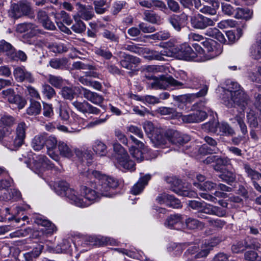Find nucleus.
Masks as SVG:
<instances>
[{
  "instance_id": "f257e3e1",
  "label": "nucleus",
  "mask_w": 261,
  "mask_h": 261,
  "mask_svg": "<svg viewBox=\"0 0 261 261\" xmlns=\"http://www.w3.org/2000/svg\"><path fill=\"white\" fill-rule=\"evenodd\" d=\"M90 179L94 180L95 189L86 186H82L79 194L69 184L64 181H60L55 186V191L58 195L65 197L71 204L79 207H86L97 201L101 196L111 197L112 191L118 185L117 180L113 177L102 174L97 171H88L85 173Z\"/></svg>"
},
{
  "instance_id": "f03ea898",
  "label": "nucleus",
  "mask_w": 261,
  "mask_h": 261,
  "mask_svg": "<svg viewBox=\"0 0 261 261\" xmlns=\"http://www.w3.org/2000/svg\"><path fill=\"white\" fill-rule=\"evenodd\" d=\"M223 103L228 107L234 105L243 111L249 105L250 98L243 89L236 82H231L228 89L225 91Z\"/></svg>"
},
{
  "instance_id": "7ed1b4c3",
  "label": "nucleus",
  "mask_w": 261,
  "mask_h": 261,
  "mask_svg": "<svg viewBox=\"0 0 261 261\" xmlns=\"http://www.w3.org/2000/svg\"><path fill=\"white\" fill-rule=\"evenodd\" d=\"M156 145L163 147L169 146L170 144L178 146H182L190 140V137L176 130H169L165 136L162 135L154 137Z\"/></svg>"
},
{
  "instance_id": "20e7f679",
  "label": "nucleus",
  "mask_w": 261,
  "mask_h": 261,
  "mask_svg": "<svg viewBox=\"0 0 261 261\" xmlns=\"http://www.w3.org/2000/svg\"><path fill=\"white\" fill-rule=\"evenodd\" d=\"M203 48L195 44V50L198 53L199 62H205L219 56L222 52L219 45H217L212 40H206L202 42Z\"/></svg>"
},
{
  "instance_id": "39448f33",
  "label": "nucleus",
  "mask_w": 261,
  "mask_h": 261,
  "mask_svg": "<svg viewBox=\"0 0 261 261\" xmlns=\"http://www.w3.org/2000/svg\"><path fill=\"white\" fill-rule=\"evenodd\" d=\"M116 166L121 170L133 171L135 170V163L130 159L125 149L118 143L113 145Z\"/></svg>"
},
{
  "instance_id": "423d86ee",
  "label": "nucleus",
  "mask_w": 261,
  "mask_h": 261,
  "mask_svg": "<svg viewBox=\"0 0 261 261\" xmlns=\"http://www.w3.org/2000/svg\"><path fill=\"white\" fill-rule=\"evenodd\" d=\"M206 101H200L196 103V106L199 110L195 111L193 113L188 115H184L178 113L176 116L180 118L185 123H198L203 121L207 117L206 112H209L210 108L207 107L205 104Z\"/></svg>"
},
{
  "instance_id": "0eeeda50",
  "label": "nucleus",
  "mask_w": 261,
  "mask_h": 261,
  "mask_svg": "<svg viewBox=\"0 0 261 261\" xmlns=\"http://www.w3.org/2000/svg\"><path fill=\"white\" fill-rule=\"evenodd\" d=\"M58 149L61 156L68 159L72 158L74 154L83 161L85 159L87 160H91L92 158V155L90 152L86 151L83 152L77 148L73 149L71 146L63 141H60L58 143Z\"/></svg>"
},
{
  "instance_id": "6e6552de",
  "label": "nucleus",
  "mask_w": 261,
  "mask_h": 261,
  "mask_svg": "<svg viewBox=\"0 0 261 261\" xmlns=\"http://www.w3.org/2000/svg\"><path fill=\"white\" fill-rule=\"evenodd\" d=\"M28 126L24 122H21L17 125L16 130V137L12 140L10 137H6L3 141V145L10 150L17 149L23 143L25 137V131Z\"/></svg>"
},
{
  "instance_id": "1a4fd4ad",
  "label": "nucleus",
  "mask_w": 261,
  "mask_h": 261,
  "mask_svg": "<svg viewBox=\"0 0 261 261\" xmlns=\"http://www.w3.org/2000/svg\"><path fill=\"white\" fill-rule=\"evenodd\" d=\"M29 168L35 173L40 175L46 170L52 169L53 165L44 154H34L30 159Z\"/></svg>"
},
{
  "instance_id": "9d476101",
  "label": "nucleus",
  "mask_w": 261,
  "mask_h": 261,
  "mask_svg": "<svg viewBox=\"0 0 261 261\" xmlns=\"http://www.w3.org/2000/svg\"><path fill=\"white\" fill-rule=\"evenodd\" d=\"M153 82L150 84L152 88L156 89H178L183 86V83L174 79L172 76L162 75L152 77Z\"/></svg>"
},
{
  "instance_id": "9b49d317",
  "label": "nucleus",
  "mask_w": 261,
  "mask_h": 261,
  "mask_svg": "<svg viewBox=\"0 0 261 261\" xmlns=\"http://www.w3.org/2000/svg\"><path fill=\"white\" fill-rule=\"evenodd\" d=\"M175 56L180 60L199 62L198 53L195 52L187 44H183L175 48Z\"/></svg>"
},
{
  "instance_id": "f8f14e48",
  "label": "nucleus",
  "mask_w": 261,
  "mask_h": 261,
  "mask_svg": "<svg viewBox=\"0 0 261 261\" xmlns=\"http://www.w3.org/2000/svg\"><path fill=\"white\" fill-rule=\"evenodd\" d=\"M218 20V17L211 19L199 13L190 17L191 27L198 30H204L208 27L214 26Z\"/></svg>"
},
{
  "instance_id": "ddd939ff",
  "label": "nucleus",
  "mask_w": 261,
  "mask_h": 261,
  "mask_svg": "<svg viewBox=\"0 0 261 261\" xmlns=\"http://www.w3.org/2000/svg\"><path fill=\"white\" fill-rule=\"evenodd\" d=\"M3 97L10 103L15 104L19 109L24 107L26 100L20 95L15 94L14 90L11 88L3 90L2 92Z\"/></svg>"
},
{
  "instance_id": "4468645a",
  "label": "nucleus",
  "mask_w": 261,
  "mask_h": 261,
  "mask_svg": "<svg viewBox=\"0 0 261 261\" xmlns=\"http://www.w3.org/2000/svg\"><path fill=\"white\" fill-rule=\"evenodd\" d=\"M71 103L77 111L84 114L97 115L100 112L99 109L94 107L86 100L80 101L76 100L72 102Z\"/></svg>"
},
{
  "instance_id": "2eb2a0df",
  "label": "nucleus",
  "mask_w": 261,
  "mask_h": 261,
  "mask_svg": "<svg viewBox=\"0 0 261 261\" xmlns=\"http://www.w3.org/2000/svg\"><path fill=\"white\" fill-rule=\"evenodd\" d=\"M72 118L73 122L71 123V130L62 125L58 126L57 128L59 130L65 133H74L79 132L82 128H84L85 124L84 119L75 113L72 114Z\"/></svg>"
},
{
  "instance_id": "dca6fc26",
  "label": "nucleus",
  "mask_w": 261,
  "mask_h": 261,
  "mask_svg": "<svg viewBox=\"0 0 261 261\" xmlns=\"http://www.w3.org/2000/svg\"><path fill=\"white\" fill-rule=\"evenodd\" d=\"M34 222L38 225L44 227L41 230L43 234H51L57 230L56 226L42 216L37 215L34 217Z\"/></svg>"
},
{
  "instance_id": "f3484780",
  "label": "nucleus",
  "mask_w": 261,
  "mask_h": 261,
  "mask_svg": "<svg viewBox=\"0 0 261 261\" xmlns=\"http://www.w3.org/2000/svg\"><path fill=\"white\" fill-rule=\"evenodd\" d=\"M188 19V16L185 13L180 14H173L169 17L168 21L173 28L177 32H180Z\"/></svg>"
},
{
  "instance_id": "a211bd4d",
  "label": "nucleus",
  "mask_w": 261,
  "mask_h": 261,
  "mask_svg": "<svg viewBox=\"0 0 261 261\" xmlns=\"http://www.w3.org/2000/svg\"><path fill=\"white\" fill-rule=\"evenodd\" d=\"M130 139L141 150L134 146H132L129 149V152L132 156L135 159L137 162H140L142 161L144 159L142 151H144V144L143 142L138 140L132 135L130 136Z\"/></svg>"
},
{
  "instance_id": "6ab92c4d",
  "label": "nucleus",
  "mask_w": 261,
  "mask_h": 261,
  "mask_svg": "<svg viewBox=\"0 0 261 261\" xmlns=\"http://www.w3.org/2000/svg\"><path fill=\"white\" fill-rule=\"evenodd\" d=\"M80 93L85 98L94 105L100 106L103 101L104 98L102 95L85 88L81 87Z\"/></svg>"
},
{
  "instance_id": "aec40b11",
  "label": "nucleus",
  "mask_w": 261,
  "mask_h": 261,
  "mask_svg": "<svg viewBox=\"0 0 261 261\" xmlns=\"http://www.w3.org/2000/svg\"><path fill=\"white\" fill-rule=\"evenodd\" d=\"M243 168L247 177L252 180L254 188L261 193V186L256 182V180L258 179V177L260 176V173L252 169L248 163L243 164Z\"/></svg>"
},
{
  "instance_id": "412c9836",
  "label": "nucleus",
  "mask_w": 261,
  "mask_h": 261,
  "mask_svg": "<svg viewBox=\"0 0 261 261\" xmlns=\"http://www.w3.org/2000/svg\"><path fill=\"white\" fill-rule=\"evenodd\" d=\"M164 225L170 229H180L183 226L182 218L179 214L171 215L166 219Z\"/></svg>"
},
{
  "instance_id": "4be33fe9",
  "label": "nucleus",
  "mask_w": 261,
  "mask_h": 261,
  "mask_svg": "<svg viewBox=\"0 0 261 261\" xmlns=\"http://www.w3.org/2000/svg\"><path fill=\"white\" fill-rule=\"evenodd\" d=\"M13 75L16 81L23 82L26 81L29 83H32L34 79L30 72L28 71L24 67H17L13 71Z\"/></svg>"
},
{
  "instance_id": "5701e85b",
  "label": "nucleus",
  "mask_w": 261,
  "mask_h": 261,
  "mask_svg": "<svg viewBox=\"0 0 261 261\" xmlns=\"http://www.w3.org/2000/svg\"><path fill=\"white\" fill-rule=\"evenodd\" d=\"M16 31L22 33L27 32L30 37L35 36L39 33L38 27L31 23H22L17 25Z\"/></svg>"
},
{
  "instance_id": "b1692460",
  "label": "nucleus",
  "mask_w": 261,
  "mask_h": 261,
  "mask_svg": "<svg viewBox=\"0 0 261 261\" xmlns=\"http://www.w3.org/2000/svg\"><path fill=\"white\" fill-rule=\"evenodd\" d=\"M79 9L78 10L77 15L80 18H82L86 20H89L94 16L93 8L90 6H84L82 4H79Z\"/></svg>"
},
{
  "instance_id": "393cba45",
  "label": "nucleus",
  "mask_w": 261,
  "mask_h": 261,
  "mask_svg": "<svg viewBox=\"0 0 261 261\" xmlns=\"http://www.w3.org/2000/svg\"><path fill=\"white\" fill-rule=\"evenodd\" d=\"M150 179V175H145L140 178L138 182L133 187L131 192L134 195L139 194L143 190L144 187L147 185Z\"/></svg>"
},
{
  "instance_id": "a878e982",
  "label": "nucleus",
  "mask_w": 261,
  "mask_h": 261,
  "mask_svg": "<svg viewBox=\"0 0 261 261\" xmlns=\"http://www.w3.org/2000/svg\"><path fill=\"white\" fill-rule=\"evenodd\" d=\"M200 210L206 214L214 215L219 217L223 216L225 214V212L221 210L220 208L205 203V202L203 203L202 206Z\"/></svg>"
},
{
  "instance_id": "bb28decb",
  "label": "nucleus",
  "mask_w": 261,
  "mask_h": 261,
  "mask_svg": "<svg viewBox=\"0 0 261 261\" xmlns=\"http://www.w3.org/2000/svg\"><path fill=\"white\" fill-rule=\"evenodd\" d=\"M43 246L40 244H37L34 247L31 251L26 252L23 254V257L25 261H33V260L38 257L42 249Z\"/></svg>"
},
{
  "instance_id": "cd10ccee",
  "label": "nucleus",
  "mask_w": 261,
  "mask_h": 261,
  "mask_svg": "<svg viewBox=\"0 0 261 261\" xmlns=\"http://www.w3.org/2000/svg\"><path fill=\"white\" fill-rule=\"evenodd\" d=\"M204 34L206 36L215 38L221 43H225L226 39L224 35L216 28H210L206 30Z\"/></svg>"
},
{
  "instance_id": "c85d7f7f",
  "label": "nucleus",
  "mask_w": 261,
  "mask_h": 261,
  "mask_svg": "<svg viewBox=\"0 0 261 261\" xmlns=\"http://www.w3.org/2000/svg\"><path fill=\"white\" fill-rule=\"evenodd\" d=\"M234 12V17L237 19L249 20L253 15V11L248 8H237Z\"/></svg>"
},
{
  "instance_id": "c756f323",
  "label": "nucleus",
  "mask_w": 261,
  "mask_h": 261,
  "mask_svg": "<svg viewBox=\"0 0 261 261\" xmlns=\"http://www.w3.org/2000/svg\"><path fill=\"white\" fill-rule=\"evenodd\" d=\"M139 5L147 8L158 7L163 8L165 7V4L159 0H138Z\"/></svg>"
},
{
  "instance_id": "7c9ffc66",
  "label": "nucleus",
  "mask_w": 261,
  "mask_h": 261,
  "mask_svg": "<svg viewBox=\"0 0 261 261\" xmlns=\"http://www.w3.org/2000/svg\"><path fill=\"white\" fill-rule=\"evenodd\" d=\"M208 91V87L206 85L203 86L201 89L196 93L187 94L184 95V98L188 102H191L196 98L205 96Z\"/></svg>"
},
{
  "instance_id": "2f4dec72",
  "label": "nucleus",
  "mask_w": 261,
  "mask_h": 261,
  "mask_svg": "<svg viewBox=\"0 0 261 261\" xmlns=\"http://www.w3.org/2000/svg\"><path fill=\"white\" fill-rule=\"evenodd\" d=\"M45 144V136L38 135L32 139L31 145L32 148L36 151L42 149Z\"/></svg>"
},
{
  "instance_id": "473e14b6",
  "label": "nucleus",
  "mask_w": 261,
  "mask_h": 261,
  "mask_svg": "<svg viewBox=\"0 0 261 261\" xmlns=\"http://www.w3.org/2000/svg\"><path fill=\"white\" fill-rule=\"evenodd\" d=\"M93 150L100 156L106 155L107 153V146L101 141L96 140L92 145Z\"/></svg>"
},
{
  "instance_id": "72a5a7b5",
  "label": "nucleus",
  "mask_w": 261,
  "mask_h": 261,
  "mask_svg": "<svg viewBox=\"0 0 261 261\" xmlns=\"http://www.w3.org/2000/svg\"><path fill=\"white\" fill-rule=\"evenodd\" d=\"M221 173L219 175V177L223 181L230 185L236 179V175L232 171L227 170H223L220 171Z\"/></svg>"
},
{
  "instance_id": "f704fd0d",
  "label": "nucleus",
  "mask_w": 261,
  "mask_h": 261,
  "mask_svg": "<svg viewBox=\"0 0 261 261\" xmlns=\"http://www.w3.org/2000/svg\"><path fill=\"white\" fill-rule=\"evenodd\" d=\"M245 114L241 112L236 115L232 119L233 123L236 122L239 125L241 132L243 135H246L248 133L247 126L244 122Z\"/></svg>"
},
{
  "instance_id": "c9c22d12",
  "label": "nucleus",
  "mask_w": 261,
  "mask_h": 261,
  "mask_svg": "<svg viewBox=\"0 0 261 261\" xmlns=\"http://www.w3.org/2000/svg\"><path fill=\"white\" fill-rule=\"evenodd\" d=\"M68 60L66 58H54L49 61V65L54 69H63L67 65Z\"/></svg>"
},
{
  "instance_id": "e433bc0d",
  "label": "nucleus",
  "mask_w": 261,
  "mask_h": 261,
  "mask_svg": "<svg viewBox=\"0 0 261 261\" xmlns=\"http://www.w3.org/2000/svg\"><path fill=\"white\" fill-rule=\"evenodd\" d=\"M41 111V106L40 102L31 100L30 107L27 110V113L29 115L35 116L39 114Z\"/></svg>"
},
{
  "instance_id": "4c0bfd02",
  "label": "nucleus",
  "mask_w": 261,
  "mask_h": 261,
  "mask_svg": "<svg viewBox=\"0 0 261 261\" xmlns=\"http://www.w3.org/2000/svg\"><path fill=\"white\" fill-rule=\"evenodd\" d=\"M73 18L75 21L74 24L71 27V29L75 33H82L86 30V25L81 20L77 15H74Z\"/></svg>"
},
{
  "instance_id": "58836bf2",
  "label": "nucleus",
  "mask_w": 261,
  "mask_h": 261,
  "mask_svg": "<svg viewBox=\"0 0 261 261\" xmlns=\"http://www.w3.org/2000/svg\"><path fill=\"white\" fill-rule=\"evenodd\" d=\"M56 19V22L59 21L60 19H62L64 23L68 25H70L72 23V20L70 15L65 11H61L59 13H53Z\"/></svg>"
},
{
  "instance_id": "ea45409f",
  "label": "nucleus",
  "mask_w": 261,
  "mask_h": 261,
  "mask_svg": "<svg viewBox=\"0 0 261 261\" xmlns=\"http://www.w3.org/2000/svg\"><path fill=\"white\" fill-rule=\"evenodd\" d=\"M0 50L6 53V55L12 59H14L13 54L14 53V48L11 44L5 40L0 41Z\"/></svg>"
},
{
  "instance_id": "a19ab883",
  "label": "nucleus",
  "mask_w": 261,
  "mask_h": 261,
  "mask_svg": "<svg viewBox=\"0 0 261 261\" xmlns=\"http://www.w3.org/2000/svg\"><path fill=\"white\" fill-rule=\"evenodd\" d=\"M234 134L233 129L229 126V125L225 122L219 123L217 135H231Z\"/></svg>"
},
{
  "instance_id": "79ce46f5",
  "label": "nucleus",
  "mask_w": 261,
  "mask_h": 261,
  "mask_svg": "<svg viewBox=\"0 0 261 261\" xmlns=\"http://www.w3.org/2000/svg\"><path fill=\"white\" fill-rule=\"evenodd\" d=\"M217 243V242L216 243H210L209 242L207 243L205 242L204 244V246L202 247L201 251L195 255V258H200L206 256L212 249V247L215 246Z\"/></svg>"
},
{
  "instance_id": "37998d69",
  "label": "nucleus",
  "mask_w": 261,
  "mask_h": 261,
  "mask_svg": "<svg viewBox=\"0 0 261 261\" xmlns=\"http://www.w3.org/2000/svg\"><path fill=\"white\" fill-rule=\"evenodd\" d=\"M230 163V160L227 158L216 157L215 164L213 165L214 169L216 171H221L223 170V166H227Z\"/></svg>"
},
{
  "instance_id": "c03bdc74",
  "label": "nucleus",
  "mask_w": 261,
  "mask_h": 261,
  "mask_svg": "<svg viewBox=\"0 0 261 261\" xmlns=\"http://www.w3.org/2000/svg\"><path fill=\"white\" fill-rule=\"evenodd\" d=\"M71 243L68 240H63L58 244L56 250L57 253H69L71 251Z\"/></svg>"
},
{
  "instance_id": "a18cd8bd",
  "label": "nucleus",
  "mask_w": 261,
  "mask_h": 261,
  "mask_svg": "<svg viewBox=\"0 0 261 261\" xmlns=\"http://www.w3.org/2000/svg\"><path fill=\"white\" fill-rule=\"evenodd\" d=\"M118 56L120 58V63L122 67L127 69H132L133 67L130 65L129 55H127L122 51H120L118 54Z\"/></svg>"
},
{
  "instance_id": "49530a36",
  "label": "nucleus",
  "mask_w": 261,
  "mask_h": 261,
  "mask_svg": "<svg viewBox=\"0 0 261 261\" xmlns=\"http://www.w3.org/2000/svg\"><path fill=\"white\" fill-rule=\"evenodd\" d=\"M144 57L149 60H156L161 61V56H160L159 51L155 50H150L145 48V51L143 54Z\"/></svg>"
},
{
  "instance_id": "de8ad7c7",
  "label": "nucleus",
  "mask_w": 261,
  "mask_h": 261,
  "mask_svg": "<svg viewBox=\"0 0 261 261\" xmlns=\"http://www.w3.org/2000/svg\"><path fill=\"white\" fill-rule=\"evenodd\" d=\"M94 53L106 60H109L113 57L112 53L105 47H96L94 49Z\"/></svg>"
},
{
  "instance_id": "09e8293b",
  "label": "nucleus",
  "mask_w": 261,
  "mask_h": 261,
  "mask_svg": "<svg viewBox=\"0 0 261 261\" xmlns=\"http://www.w3.org/2000/svg\"><path fill=\"white\" fill-rule=\"evenodd\" d=\"M144 16V20L151 23H157L160 21V17L152 11L145 10Z\"/></svg>"
},
{
  "instance_id": "8fccbe9b",
  "label": "nucleus",
  "mask_w": 261,
  "mask_h": 261,
  "mask_svg": "<svg viewBox=\"0 0 261 261\" xmlns=\"http://www.w3.org/2000/svg\"><path fill=\"white\" fill-rule=\"evenodd\" d=\"M48 48L55 53H62L68 51V48L62 43H53L49 44Z\"/></svg>"
},
{
  "instance_id": "3c124183",
  "label": "nucleus",
  "mask_w": 261,
  "mask_h": 261,
  "mask_svg": "<svg viewBox=\"0 0 261 261\" xmlns=\"http://www.w3.org/2000/svg\"><path fill=\"white\" fill-rule=\"evenodd\" d=\"M186 224L188 228L191 229L196 228H202L204 225L202 223L199 222L198 220L189 218L186 221Z\"/></svg>"
},
{
  "instance_id": "603ef678",
  "label": "nucleus",
  "mask_w": 261,
  "mask_h": 261,
  "mask_svg": "<svg viewBox=\"0 0 261 261\" xmlns=\"http://www.w3.org/2000/svg\"><path fill=\"white\" fill-rule=\"evenodd\" d=\"M9 15L14 18H18L22 16L19 4H13L9 11Z\"/></svg>"
},
{
  "instance_id": "864d4df0",
  "label": "nucleus",
  "mask_w": 261,
  "mask_h": 261,
  "mask_svg": "<svg viewBox=\"0 0 261 261\" xmlns=\"http://www.w3.org/2000/svg\"><path fill=\"white\" fill-rule=\"evenodd\" d=\"M219 123L216 121H210L203 124V129L217 134Z\"/></svg>"
},
{
  "instance_id": "5fc2aeb1",
  "label": "nucleus",
  "mask_w": 261,
  "mask_h": 261,
  "mask_svg": "<svg viewBox=\"0 0 261 261\" xmlns=\"http://www.w3.org/2000/svg\"><path fill=\"white\" fill-rule=\"evenodd\" d=\"M194 185L198 188L201 190L203 191H211L217 188V185L216 184L212 181H207L203 183L202 185L200 184L194 183Z\"/></svg>"
},
{
  "instance_id": "6e6d98bb",
  "label": "nucleus",
  "mask_w": 261,
  "mask_h": 261,
  "mask_svg": "<svg viewBox=\"0 0 261 261\" xmlns=\"http://www.w3.org/2000/svg\"><path fill=\"white\" fill-rule=\"evenodd\" d=\"M47 81L56 88H60L62 86L63 80L60 76L49 74L47 77Z\"/></svg>"
},
{
  "instance_id": "4d7b16f0",
  "label": "nucleus",
  "mask_w": 261,
  "mask_h": 261,
  "mask_svg": "<svg viewBox=\"0 0 261 261\" xmlns=\"http://www.w3.org/2000/svg\"><path fill=\"white\" fill-rule=\"evenodd\" d=\"M106 4L105 0H97L94 2V9L97 14H101L104 13L106 9L103 7Z\"/></svg>"
},
{
  "instance_id": "13d9d810",
  "label": "nucleus",
  "mask_w": 261,
  "mask_h": 261,
  "mask_svg": "<svg viewBox=\"0 0 261 261\" xmlns=\"http://www.w3.org/2000/svg\"><path fill=\"white\" fill-rule=\"evenodd\" d=\"M123 49L134 53L139 55L143 54L144 52L145 51V48L139 47L134 44L125 45L123 47Z\"/></svg>"
},
{
  "instance_id": "bf43d9fd",
  "label": "nucleus",
  "mask_w": 261,
  "mask_h": 261,
  "mask_svg": "<svg viewBox=\"0 0 261 261\" xmlns=\"http://www.w3.org/2000/svg\"><path fill=\"white\" fill-rule=\"evenodd\" d=\"M172 195L166 193H163L158 195L155 200L157 203L160 204L168 205Z\"/></svg>"
},
{
  "instance_id": "052dcab7",
  "label": "nucleus",
  "mask_w": 261,
  "mask_h": 261,
  "mask_svg": "<svg viewBox=\"0 0 261 261\" xmlns=\"http://www.w3.org/2000/svg\"><path fill=\"white\" fill-rule=\"evenodd\" d=\"M62 96L67 99L72 100L75 95L74 90L72 88L68 87H64L62 88L61 91Z\"/></svg>"
},
{
  "instance_id": "680f3d73",
  "label": "nucleus",
  "mask_w": 261,
  "mask_h": 261,
  "mask_svg": "<svg viewBox=\"0 0 261 261\" xmlns=\"http://www.w3.org/2000/svg\"><path fill=\"white\" fill-rule=\"evenodd\" d=\"M237 24V22L232 19H226L221 21L218 24V27L221 29L228 28H234Z\"/></svg>"
},
{
  "instance_id": "e2e57ef3",
  "label": "nucleus",
  "mask_w": 261,
  "mask_h": 261,
  "mask_svg": "<svg viewBox=\"0 0 261 261\" xmlns=\"http://www.w3.org/2000/svg\"><path fill=\"white\" fill-rule=\"evenodd\" d=\"M57 144V140L56 138L53 136H49L47 137L45 136V144L47 151L52 150L55 149Z\"/></svg>"
},
{
  "instance_id": "0e129e2a",
  "label": "nucleus",
  "mask_w": 261,
  "mask_h": 261,
  "mask_svg": "<svg viewBox=\"0 0 261 261\" xmlns=\"http://www.w3.org/2000/svg\"><path fill=\"white\" fill-rule=\"evenodd\" d=\"M175 48L172 49L167 47H164L161 50L159 51L160 56H161V60H164V57H174L175 56Z\"/></svg>"
},
{
  "instance_id": "69168bd1",
  "label": "nucleus",
  "mask_w": 261,
  "mask_h": 261,
  "mask_svg": "<svg viewBox=\"0 0 261 261\" xmlns=\"http://www.w3.org/2000/svg\"><path fill=\"white\" fill-rule=\"evenodd\" d=\"M221 10L222 13L226 15H232L235 11V9L229 4L226 3H221Z\"/></svg>"
},
{
  "instance_id": "338daca9",
  "label": "nucleus",
  "mask_w": 261,
  "mask_h": 261,
  "mask_svg": "<svg viewBox=\"0 0 261 261\" xmlns=\"http://www.w3.org/2000/svg\"><path fill=\"white\" fill-rule=\"evenodd\" d=\"M183 245L181 244H177L176 243H171L168 247L169 251H173L175 255L180 254L183 251Z\"/></svg>"
},
{
  "instance_id": "774afa93",
  "label": "nucleus",
  "mask_w": 261,
  "mask_h": 261,
  "mask_svg": "<svg viewBox=\"0 0 261 261\" xmlns=\"http://www.w3.org/2000/svg\"><path fill=\"white\" fill-rule=\"evenodd\" d=\"M218 8L217 7H211L208 6L203 5L200 9V12L210 15H215L217 14V9Z\"/></svg>"
}]
</instances>
